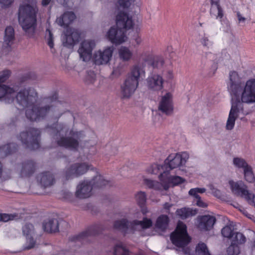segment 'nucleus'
Here are the masks:
<instances>
[{"instance_id": "f257e3e1", "label": "nucleus", "mask_w": 255, "mask_h": 255, "mask_svg": "<svg viewBox=\"0 0 255 255\" xmlns=\"http://www.w3.org/2000/svg\"><path fill=\"white\" fill-rule=\"evenodd\" d=\"M14 101L21 108H25L31 106V109L25 111L26 118L31 121H36L44 119L53 108L52 104L58 99V94L54 93L52 96L44 98L46 103L49 104L39 107L34 105L37 102L38 93L36 90L31 87L24 88L20 89L16 94H13Z\"/></svg>"}, {"instance_id": "f03ea898", "label": "nucleus", "mask_w": 255, "mask_h": 255, "mask_svg": "<svg viewBox=\"0 0 255 255\" xmlns=\"http://www.w3.org/2000/svg\"><path fill=\"white\" fill-rule=\"evenodd\" d=\"M227 88L231 95L236 98L235 101L247 104L255 102V79L248 80L244 86L238 73L231 71Z\"/></svg>"}, {"instance_id": "7ed1b4c3", "label": "nucleus", "mask_w": 255, "mask_h": 255, "mask_svg": "<svg viewBox=\"0 0 255 255\" xmlns=\"http://www.w3.org/2000/svg\"><path fill=\"white\" fill-rule=\"evenodd\" d=\"M45 130L59 146L74 150L78 149L81 140L80 132L71 130L69 133L70 136H64L63 133H66L69 129L66 125L58 122L47 125Z\"/></svg>"}, {"instance_id": "20e7f679", "label": "nucleus", "mask_w": 255, "mask_h": 255, "mask_svg": "<svg viewBox=\"0 0 255 255\" xmlns=\"http://www.w3.org/2000/svg\"><path fill=\"white\" fill-rule=\"evenodd\" d=\"M189 158V155L186 152L182 154L176 153L170 154L164 160V164H152L148 169V171L153 174H156L159 171L162 170L160 173L159 178L160 180H164V176L169 174L170 170L184 164Z\"/></svg>"}, {"instance_id": "39448f33", "label": "nucleus", "mask_w": 255, "mask_h": 255, "mask_svg": "<svg viewBox=\"0 0 255 255\" xmlns=\"http://www.w3.org/2000/svg\"><path fill=\"white\" fill-rule=\"evenodd\" d=\"M37 9L29 4L21 5L18 9L19 23L29 37L33 35L36 23Z\"/></svg>"}, {"instance_id": "423d86ee", "label": "nucleus", "mask_w": 255, "mask_h": 255, "mask_svg": "<svg viewBox=\"0 0 255 255\" xmlns=\"http://www.w3.org/2000/svg\"><path fill=\"white\" fill-rule=\"evenodd\" d=\"M144 73L143 68L138 64L131 68L121 85V93L123 99H129L134 93L138 86L140 77Z\"/></svg>"}, {"instance_id": "0eeeda50", "label": "nucleus", "mask_w": 255, "mask_h": 255, "mask_svg": "<svg viewBox=\"0 0 255 255\" xmlns=\"http://www.w3.org/2000/svg\"><path fill=\"white\" fill-rule=\"evenodd\" d=\"M170 239L173 245L181 248L178 254L182 255H191L188 248H185L190 242L191 238L187 231L186 224H177L176 229L170 235Z\"/></svg>"}, {"instance_id": "6e6552de", "label": "nucleus", "mask_w": 255, "mask_h": 255, "mask_svg": "<svg viewBox=\"0 0 255 255\" xmlns=\"http://www.w3.org/2000/svg\"><path fill=\"white\" fill-rule=\"evenodd\" d=\"M41 132L35 128H29L20 133L18 139L25 148L31 150L38 149L40 146Z\"/></svg>"}, {"instance_id": "1a4fd4ad", "label": "nucleus", "mask_w": 255, "mask_h": 255, "mask_svg": "<svg viewBox=\"0 0 255 255\" xmlns=\"http://www.w3.org/2000/svg\"><path fill=\"white\" fill-rule=\"evenodd\" d=\"M118 227L122 230L123 232L125 234L128 233V231H125L126 229H128L129 227L134 228V226L132 225H140L141 228L143 229L150 228L152 226L153 224H117ZM153 227L155 230V232L158 233L160 235H164L165 233H169L170 230L168 227L169 224H153Z\"/></svg>"}, {"instance_id": "9d476101", "label": "nucleus", "mask_w": 255, "mask_h": 255, "mask_svg": "<svg viewBox=\"0 0 255 255\" xmlns=\"http://www.w3.org/2000/svg\"><path fill=\"white\" fill-rule=\"evenodd\" d=\"M116 25L120 29L123 30L125 32L133 27L134 23L128 13L120 11L116 16Z\"/></svg>"}, {"instance_id": "9b49d317", "label": "nucleus", "mask_w": 255, "mask_h": 255, "mask_svg": "<svg viewBox=\"0 0 255 255\" xmlns=\"http://www.w3.org/2000/svg\"><path fill=\"white\" fill-rule=\"evenodd\" d=\"M80 39V33L75 29H67L63 37V45L69 48H72L74 45L79 42Z\"/></svg>"}, {"instance_id": "f8f14e48", "label": "nucleus", "mask_w": 255, "mask_h": 255, "mask_svg": "<svg viewBox=\"0 0 255 255\" xmlns=\"http://www.w3.org/2000/svg\"><path fill=\"white\" fill-rule=\"evenodd\" d=\"M107 38L113 44H120L125 41V32L117 26H112L107 33Z\"/></svg>"}, {"instance_id": "ddd939ff", "label": "nucleus", "mask_w": 255, "mask_h": 255, "mask_svg": "<svg viewBox=\"0 0 255 255\" xmlns=\"http://www.w3.org/2000/svg\"><path fill=\"white\" fill-rule=\"evenodd\" d=\"M242 109V103L238 100L232 103V107L227 122L226 128L231 130L233 128L235 121L238 116L240 108Z\"/></svg>"}, {"instance_id": "4468645a", "label": "nucleus", "mask_w": 255, "mask_h": 255, "mask_svg": "<svg viewBox=\"0 0 255 255\" xmlns=\"http://www.w3.org/2000/svg\"><path fill=\"white\" fill-rule=\"evenodd\" d=\"M95 46V43L93 41L85 40L81 43L78 51L80 58H82L84 61H87L91 59L92 52Z\"/></svg>"}, {"instance_id": "2eb2a0df", "label": "nucleus", "mask_w": 255, "mask_h": 255, "mask_svg": "<svg viewBox=\"0 0 255 255\" xmlns=\"http://www.w3.org/2000/svg\"><path fill=\"white\" fill-rule=\"evenodd\" d=\"M36 163L33 160H26L20 163V175L22 177H29L36 171Z\"/></svg>"}, {"instance_id": "dca6fc26", "label": "nucleus", "mask_w": 255, "mask_h": 255, "mask_svg": "<svg viewBox=\"0 0 255 255\" xmlns=\"http://www.w3.org/2000/svg\"><path fill=\"white\" fill-rule=\"evenodd\" d=\"M113 54V49L106 48L103 52L99 51L94 54V61L96 65L106 64L110 60Z\"/></svg>"}, {"instance_id": "f3484780", "label": "nucleus", "mask_w": 255, "mask_h": 255, "mask_svg": "<svg viewBox=\"0 0 255 255\" xmlns=\"http://www.w3.org/2000/svg\"><path fill=\"white\" fill-rule=\"evenodd\" d=\"M172 96L170 93H167L162 97L159 104L158 110L166 115H170L173 111Z\"/></svg>"}, {"instance_id": "a211bd4d", "label": "nucleus", "mask_w": 255, "mask_h": 255, "mask_svg": "<svg viewBox=\"0 0 255 255\" xmlns=\"http://www.w3.org/2000/svg\"><path fill=\"white\" fill-rule=\"evenodd\" d=\"M199 223H215L216 222L219 223H233L230 222V220L226 216L221 215H217L216 216L206 215L198 217Z\"/></svg>"}, {"instance_id": "6ab92c4d", "label": "nucleus", "mask_w": 255, "mask_h": 255, "mask_svg": "<svg viewBox=\"0 0 255 255\" xmlns=\"http://www.w3.org/2000/svg\"><path fill=\"white\" fill-rule=\"evenodd\" d=\"M93 188L90 182H82L77 187V190L75 193L76 196L81 199L88 198L91 195Z\"/></svg>"}, {"instance_id": "aec40b11", "label": "nucleus", "mask_w": 255, "mask_h": 255, "mask_svg": "<svg viewBox=\"0 0 255 255\" xmlns=\"http://www.w3.org/2000/svg\"><path fill=\"white\" fill-rule=\"evenodd\" d=\"M37 180L41 186L46 188L51 186L55 183L54 175L50 171L40 173L37 176Z\"/></svg>"}, {"instance_id": "412c9836", "label": "nucleus", "mask_w": 255, "mask_h": 255, "mask_svg": "<svg viewBox=\"0 0 255 255\" xmlns=\"http://www.w3.org/2000/svg\"><path fill=\"white\" fill-rule=\"evenodd\" d=\"M146 81L148 88L153 91H159L163 88V79L159 75H152L147 78Z\"/></svg>"}, {"instance_id": "4be33fe9", "label": "nucleus", "mask_w": 255, "mask_h": 255, "mask_svg": "<svg viewBox=\"0 0 255 255\" xmlns=\"http://www.w3.org/2000/svg\"><path fill=\"white\" fill-rule=\"evenodd\" d=\"M15 90L4 84H0V99L3 100L7 103H11L14 102V93Z\"/></svg>"}, {"instance_id": "5701e85b", "label": "nucleus", "mask_w": 255, "mask_h": 255, "mask_svg": "<svg viewBox=\"0 0 255 255\" xmlns=\"http://www.w3.org/2000/svg\"><path fill=\"white\" fill-rule=\"evenodd\" d=\"M33 228L32 224H25L22 227L23 235L26 238L25 249H30L35 245V242L32 237V234L33 233Z\"/></svg>"}, {"instance_id": "b1692460", "label": "nucleus", "mask_w": 255, "mask_h": 255, "mask_svg": "<svg viewBox=\"0 0 255 255\" xmlns=\"http://www.w3.org/2000/svg\"><path fill=\"white\" fill-rule=\"evenodd\" d=\"M102 233V229L100 227L94 228L82 233L78 236L73 237V241L84 243L87 240L90 236H97Z\"/></svg>"}, {"instance_id": "393cba45", "label": "nucleus", "mask_w": 255, "mask_h": 255, "mask_svg": "<svg viewBox=\"0 0 255 255\" xmlns=\"http://www.w3.org/2000/svg\"><path fill=\"white\" fill-rule=\"evenodd\" d=\"M210 14L215 16L216 18H222L224 16V11L220 5V0H210Z\"/></svg>"}, {"instance_id": "a878e982", "label": "nucleus", "mask_w": 255, "mask_h": 255, "mask_svg": "<svg viewBox=\"0 0 255 255\" xmlns=\"http://www.w3.org/2000/svg\"><path fill=\"white\" fill-rule=\"evenodd\" d=\"M198 212L197 209H193L190 208L184 207L178 209L176 210V213L182 220L186 219L189 217L196 215Z\"/></svg>"}, {"instance_id": "bb28decb", "label": "nucleus", "mask_w": 255, "mask_h": 255, "mask_svg": "<svg viewBox=\"0 0 255 255\" xmlns=\"http://www.w3.org/2000/svg\"><path fill=\"white\" fill-rule=\"evenodd\" d=\"M76 18L75 13L72 11H66L60 17L58 20V24L61 26H68Z\"/></svg>"}, {"instance_id": "cd10ccee", "label": "nucleus", "mask_w": 255, "mask_h": 255, "mask_svg": "<svg viewBox=\"0 0 255 255\" xmlns=\"http://www.w3.org/2000/svg\"><path fill=\"white\" fill-rule=\"evenodd\" d=\"M93 188H101L110 184V181L107 180L101 175H97L90 181Z\"/></svg>"}, {"instance_id": "c85d7f7f", "label": "nucleus", "mask_w": 255, "mask_h": 255, "mask_svg": "<svg viewBox=\"0 0 255 255\" xmlns=\"http://www.w3.org/2000/svg\"><path fill=\"white\" fill-rule=\"evenodd\" d=\"M14 40V30L12 27L7 26L5 29L3 45L10 47Z\"/></svg>"}, {"instance_id": "c756f323", "label": "nucleus", "mask_w": 255, "mask_h": 255, "mask_svg": "<svg viewBox=\"0 0 255 255\" xmlns=\"http://www.w3.org/2000/svg\"><path fill=\"white\" fill-rule=\"evenodd\" d=\"M18 150V145L15 143H9L0 147V153H2L1 157L5 156Z\"/></svg>"}, {"instance_id": "7c9ffc66", "label": "nucleus", "mask_w": 255, "mask_h": 255, "mask_svg": "<svg viewBox=\"0 0 255 255\" xmlns=\"http://www.w3.org/2000/svg\"><path fill=\"white\" fill-rule=\"evenodd\" d=\"M164 180H161L162 182H167L168 186H174L178 185L185 182V180L179 176H170L169 174L164 176Z\"/></svg>"}, {"instance_id": "2f4dec72", "label": "nucleus", "mask_w": 255, "mask_h": 255, "mask_svg": "<svg viewBox=\"0 0 255 255\" xmlns=\"http://www.w3.org/2000/svg\"><path fill=\"white\" fill-rule=\"evenodd\" d=\"M62 176L66 180L77 177L74 164H72L69 166L66 167L62 172Z\"/></svg>"}, {"instance_id": "473e14b6", "label": "nucleus", "mask_w": 255, "mask_h": 255, "mask_svg": "<svg viewBox=\"0 0 255 255\" xmlns=\"http://www.w3.org/2000/svg\"><path fill=\"white\" fill-rule=\"evenodd\" d=\"M145 62H147L148 64L154 69H161L164 63L163 58L158 57H154L152 60L149 61L145 60Z\"/></svg>"}, {"instance_id": "72a5a7b5", "label": "nucleus", "mask_w": 255, "mask_h": 255, "mask_svg": "<svg viewBox=\"0 0 255 255\" xmlns=\"http://www.w3.org/2000/svg\"><path fill=\"white\" fill-rule=\"evenodd\" d=\"M114 255H130L128 249L122 244H117L114 247Z\"/></svg>"}, {"instance_id": "f704fd0d", "label": "nucleus", "mask_w": 255, "mask_h": 255, "mask_svg": "<svg viewBox=\"0 0 255 255\" xmlns=\"http://www.w3.org/2000/svg\"><path fill=\"white\" fill-rule=\"evenodd\" d=\"M222 236L228 239L231 238L235 235V226L234 224H228L222 230Z\"/></svg>"}, {"instance_id": "c9c22d12", "label": "nucleus", "mask_w": 255, "mask_h": 255, "mask_svg": "<svg viewBox=\"0 0 255 255\" xmlns=\"http://www.w3.org/2000/svg\"><path fill=\"white\" fill-rule=\"evenodd\" d=\"M132 52L126 47H122L119 50V56L123 61H128L132 56Z\"/></svg>"}, {"instance_id": "e433bc0d", "label": "nucleus", "mask_w": 255, "mask_h": 255, "mask_svg": "<svg viewBox=\"0 0 255 255\" xmlns=\"http://www.w3.org/2000/svg\"><path fill=\"white\" fill-rule=\"evenodd\" d=\"M77 177L85 173L89 169L88 166L85 163H74Z\"/></svg>"}, {"instance_id": "4c0bfd02", "label": "nucleus", "mask_w": 255, "mask_h": 255, "mask_svg": "<svg viewBox=\"0 0 255 255\" xmlns=\"http://www.w3.org/2000/svg\"><path fill=\"white\" fill-rule=\"evenodd\" d=\"M20 215L18 214L0 213V222H6L9 221L16 220L20 218Z\"/></svg>"}, {"instance_id": "58836bf2", "label": "nucleus", "mask_w": 255, "mask_h": 255, "mask_svg": "<svg viewBox=\"0 0 255 255\" xmlns=\"http://www.w3.org/2000/svg\"><path fill=\"white\" fill-rule=\"evenodd\" d=\"M113 223H121V224H126V223H139V224H143V223H152V220L146 217H143V219L142 221H137L134 220L132 222H129L127 218H123L121 220H117L114 222Z\"/></svg>"}, {"instance_id": "ea45409f", "label": "nucleus", "mask_w": 255, "mask_h": 255, "mask_svg": "<svg viewBox=\"0 0 255 255\" xmlns=\"http://www.w3.org/2000/svg\"><path fill=\"white\" fill-rule=\"evenodd\" d=\"M244 176L245 180L250 183L255 181V178L252 167L250 166H249L244 169Z\"/></svg>"}, {"instance_id": "a19ab883", "label": "nucleus", "mask_w": 255, "mask_h": 255, "mask_svg": "<svg viewBox=\"0 0 255 255\" xmlns=\"http://www.w3.org/2000/svg\"><path fill=\"white\" fill-rule=\"evenodd\" d=\"M43 230L48 233H54L59 231L58 224H42Z\"/></svg>"}, {"instance_id": "79ce46f5", "label": "nucleus", "mask_w": 255, "mask_h": 255, "mask_svg": "<svg viewBox=\"0 0 255 255\" xmlns=\"http://www.w3.org/2000/svg\"><path fill=\"white\" fill-rule=\"evenodd\" d=\"M196 251L197 255H210L206 244L203 243L198 244Z\"/></svg>"}, {"instance_id": "37998d69", "label": "nucleus", "mask_w": 255, "mask_h": 255, "mask_svg": "<svg viewBox=\"0 0 255 255\" xmlns=\"http://www.w3.org/2000/svg\"><path fill=\"white\" fill-rule=\"evenodd\" d=\"M206 191V189L204 188H195L191 189L189 191V194L193 196L196 200L201 198V197L198 195V193H203Z\"/></svg>"}, {"instance_id": "c03bdc74", "label": "nucleus", "mask_w": 255, "mask_h": 255, "mask_svg": "<svg viewBox=\"0 0 255 255\" xmlns=\"http://www.w3.org/2000/svg\"><path fill=\"white\" fill-rule=\"evenodd\" d=\"M228 255H239L240 251L238 245L232 243L227 250Z\"/></svg>"}, {"instance_id": "a18cd8bd", "label": "nucleus", "mask_w": 255, "mask_h": 255, "mask_svg": "<svg viewBox=\"0 0 255 255\" xmlns=\"http://www.w3.org/2000/svg\"><path fill=\"white\" fill-rule=\"evenodd\" d=\"M233 163L236 166L243 168L244 169L249 166L245 159L239 157L234 158Z\"/></svg>"}, {"instance_id": "49530a36", "label": "nucleus", "mask_w": 255, "mask_h": 255, "mask_svg": "<svg viewBox=\"0 0 255 255\" xmlns=\"http://www.w3.org/2000/svg\"><path fill=\"white\" fill-rule=\"evenodd\" d=\"M235 236L232 243L235 244H242L246 242L245 237L241 233L235 232Z\"/></svg>"}, {"instance_id": "de8ad7c7", "label": "nucleus", "mask_w": 255, "mask_h": 255, "mask_svg": "<svg viewBox=\"0 0 255 255\" xmlns=\"http://www.w3.org/2000/svg\"><path fill=\"white\" fill-rule=\"evenodd\" d=\"M136 198L137 203L140 207L144 206L146 200L145 193L144 192L141 191L138 192Z\"/></svg>"}, {"instance_id": "09e8293b", "label": "nucleus", "mask_w": 255, "mask_h": 255, "mask_svg": "<svg viewBox=\"0 0 255 255\" xmlns=\"http://www.w3.org/2000/svg\"><path fill=\"white\" fill-rule=\"evenodd\" d=\"M45 34L48 45L50 48H53L54 47V37L51 31L48 28L46 29Z\"/></svg>"}, {"instance_id": "8fccbe9b", "label": "nucleus", "mask_w": 255, "mask_h": 255, "mask_svg": "<svg viewBox=\"0 0 255 255\" xmlns=\"http://www.w3.org/2000/svg\"><path fill=\"white\" fill-rule=\"evenodd\" d=\"M85 80L87 84H93L96 80V74L94 72L91 70L88 71L85 78Z\"/></svg>"}, {"instance_id": "3c124183", "label": "nucleus", "mask_w": 255, "mask_h": 255, "mask_svg": "<svg viewBox=\"0 0 255 255\" xmlns=\"http://www.w3.org/2000/svg\"><path fill=\"white\" fill-rule=\"evenodd\" d=\"M11 72L9 70L5 69L0 73V83L5 81L9 77Z\"/></svg>"}, {"instance_id": "603ef678", "label": "nucleus", "mask_w": 255, "mask_h": 255, "mask_svg": "<svg viewBox=\"0 0 255 255\" xmlns=\"http://www.w3.org/2000/svg\"><path fill=\"white\" fill-rule=\"evenodd\" d=\"M133 0H118V2L120 6L123 8H128L131 5Z\"/></svg>"}, {"instance_id": "864d4df0", "label": "nucleus", "mask_w": 255, "mask_h": 255, "mask_svg": "<svg viewBox=\"0 0 255 255\" xmlns=\"http://www.w3.org/2000/svg\"><path fill=\"white\" fill-rule=\"evenodd\" d=\"M169 219L167 215H161L159 216L155 222V223H169Z\"/></svg>"}, {"instance_id": "5fc2aeb1", "label": "nucleus", "mask_w": 255, "mask_h": 255, "mask_svg": "<svg viewBox=\"0 0 255 255\" xmlns=\"http://www.w3.org/2000/svg\"><path fill=\"white\" fill-rule=\"evenodd\" d=\"M144 183L150 188H156L158 185V182L147 179L144 180Z\"/></svg>"}, {"instance_id": "6e6d98bb", "label": "nucleus", "mask_w": 255, "mask_h": 255, "mask_svg": "<svg viewBox=\"0 0 255 255\" xmlns=\"http://www.w3.org/2000/svg\"><path fill=\"white\" fill-rule=\"evenodd\" d=\"M14 0H0L1 7H8L11 4Z\"/></svg>"}, {"instance_id": "4d7b16f0", "label": "nucleus", "mask_w": 255, "mask_h": 255, "mask_svg": "<svg viewBox=\"0 0 255 255\" xmlns=\"http://www.w3.org/2000/svg\"><path fill=\"white\" fill-rule=\"evenodd\" d=\"M210 189L212 190L213 194L218 197L220 198L221 196V192L219 190L214 188L213 185L211 186Z\"/></svg>"}, {"instance_id": "13d9d810", "label": "nucleus", "mask_w": 255, "mask_h": 255, "mask_svg": "<svg viewBox=\"0 0 255 255\" xmlns=\"http://www.w3.org/2000/svg\"><path fill=\"white\" fill-rule=\"evenodd\" d=\"M62 221V219L60 218H52L49 219L48 222H44L43 223H60Z\"/></svg>"}, {"instance_id": "bf43d9fd", "label": "nucleus", "mask_w": 255, "mask_h": 255, "mask_svg": "<svg viewBox=\"0 0 255 255\" xmlns=\"http://www.w3.org/2000/svg\"><path fill=\"white\" fill-rule=\"evenodd\" d=\"M196 204L197 206L202 208H206L208 206L207 204L201 200V198H200L198 200H196Z\"/></svg>"}, {"instance_id": "052dcab7", "label": "nucleus", "mask_w": 255, "mask_h": 255, "mask_svg": "<svg viewBox=\"0 0 255 255\" xmlns=\"http://www.w3.org/2000/svg\"><path fill=\"white\" fill-rule=\"evenodd\" d=\"M133 40L137 45L140 44L141 42V39L137 33L134 36Z\"/></svg>"}, {"instance_id": "680f3d73", "label": "nucleus", "mask_w": 255, "mask_h": 255, "mask_svg": "<svg viewBox=\"0 0 255 255\" xmlns=\"http://www.w3.org/2000/svg\"><path fill=\"white\" fill-rule=\"evenodd\" d=\"M209 39L206 37H204L201 39V42L204 46H207L208 45Z\"/></svg>"}, {"instance_id": "e2e57ef3", "label": "nucleus", "mask_w": 255, "mask_h": 255, "mask_svg": "<svg viewBox=\"0 0 255 255\" xmlns=\"http://www.w3.org/2000/svg\"><path fill=\"white\" fill-rule=\"evenodd\" d=\"M237 17L240 22H245L246 18L244 17H243L240 12L237 13Z\"/></svg>"}, {"instance_id": "0e129e2a", "label": "nucleus", "mask_w": 255, "mask_h": 255, "mask_svg": "<svg viewBox=\"0 0 255 255\" xmlns=\"http://www.w3.org/2000/svg\"><path fill=\"white\" fill-rule=\"evenodd\" d=\"M52 0H42L41 1V4L43 6H46L48 5Z\"/></svg>"}, {"instance_id": "69168bd1", "label": "nucleus", "mask_w": 255, "mask_h": 255, "mask_svg": "<svg viewBox=\"0 0 255 255\" xmlns=\"http://www.w3.org/2000/svg\"><path fill=\"white\" fill-rule=\"evenodd\" d=\"M118 149L117 147H114L112 148V150L110 152L111 155H115L118 153Z\"/></svg>"}, {"instance_id": "338daca9", "label": "nucleus", "mask_w": 255, "mask_h": 255, "mask_svg": "<svg viewBox=\"0 0 255 255\" xmlns=\"http://www.w3.org/2000/svg\"><path fill=\"white\" fill-rule=\"evenodd\" d=\"M172 205L169 204V203H165L164 205V208L166 210H169L170 208L172 207Z\"/></svg>"}, {"instance_id": "774afa93", "label": "nucleus", "mask_w": 255, "mask_h": 255, "mask_svg": "<svg viewBox=\"0 0 255 255\" xmlns=\"http://www.w3.org/2000/svg\"><path fill=\"white\" fill-rule=\"evenodd\" d=\"M140 207L141 208V212L143 215H145L148 212L147 209L144 206Z\"/></svg>"}]
</instances>
